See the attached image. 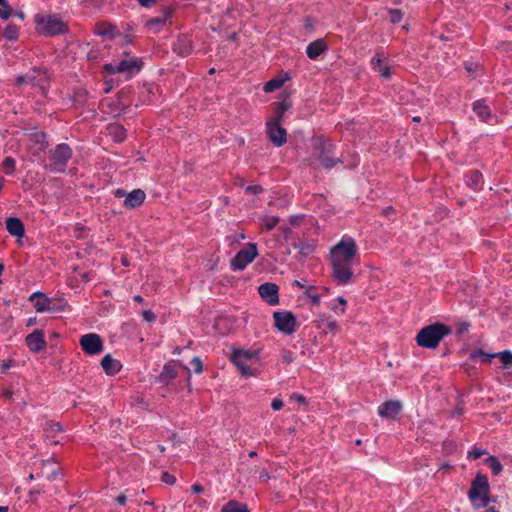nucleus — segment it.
<instances>
[{"label":"nucleus","instance_id":"obj_1","mask_svg":"<svg viewBox=\"0 0 512 512\" xmlns=\"http://www.w3.org/2000/svg\"><path fill=\"white\" fill-rule=\"evenodd\" d=\"M358 247L350 236H344L330 249L331 278L340 286H345L353 279V260Z\"/></svg>","mask_w":512,"mask_h":512},{"label":"nucleus","instance_id":"obj_2","mask_svg":"<svg viewBox=\"0 0 512 512\" xmlns=\"http://www.w3.org/2000/svg\"><path fill=\"white\" fill-rule=\"evenodd\" d=\"M452 328L442 322H434L421 328L415 338L419 347L436 349L441 341L451 335Z\"/></svg>","mask_w":512,"mask_h":512},{"label":"nucleus","instance_id":"obj_3","mask_svg":"<svg viewBox=\"0 0 512 512\" xmlns=\"http://www.w3.org/2000/svg\"><path fill=\"white\" fill-rule=\"evenodd\" d=\"M36 32L44 37H55L69 32V27L59 14H36L34 17Z\"/></svg>","mask_w":512,"mask_h":512},{"label":"nucleus","instance_id":"obj_4","mask_svg":"<svg viewBox=\"0 0 512 512\" xmlns=\"http://www.w3.org/2000/svg\"><path fill=\"white\" fill-rule=\"evenodd\" d=\"M335 147L333 142L324 137H319L314 143V154L310 159H315L324 169L331 170L337 164L344 163L342 157L334 156Z\"/></svg>","mask_w":512,"mask_h":512},{"label":"nucleus","instance_id":"obj_5","mask_svg":"<svg viewBox=\"0 0 512 512\" xmlns=\"http://www.w3.org/2000/svg\"><path fill=\"white\" fill-rule=\"evenodd\" d=\"M490 484L487 475L477 473L471 481L468 491V499L475 510L485 508L489 505Z\"/></svg>","mask_w":512,"mask_h":512},{"label":"nucleus","instance_id":"obj_6","mask_svg":"<svg viewBox=\"0 0 512 512\" xmlns=\"http://www.w3.org/2000/svg\"><path fill=\"white\" fill-rule=\"evenodd\" d=\"M73 157V150L67 143L57 144L48 151L49 163L43 167L52 173H65L69 161Z\"/></svg>","mask_w":512,"mask_h":512},{"label":"nucleus","instance_id":"obj_7","mask_svg":"<svg viewBox=\"0 0 512 512\" xmlns=\"http://www.w3.org/2000/svg\"><path fill=\"white\" fill-rule=\"evenodd\" d=\"M35 310L39 313H60L70 308L67 300L63 297L50 298L41 291H36L29 296Z\"/></svg>","mask_w":512,"mask_h":512},{"label":"nucleus","instance_id":"obj_8","mask_svg":"<svg viewBox=\"0 0 512 512\" xmlns=\"http://www.w3.org/2000/svg\"><path fill=\"white\" fill-rule=\"evenodd\" d=\"M260 349L246 350L233 348L231 362L239 369L242 376H256L257 370L248 366L251 361H259Z\"/></svg>","mask_w":512,"mask_h":512},{"label":"nucleus","instance_id":"obj_9","mask_svg":"<svg viewBox=\"0 0 512 512\" xmlns=\"http://www.w3.org/2000/svg\"><path fill=\"white\" fill-rule=\"evenodd\" d=\"M144 62L140 57H132L130 59H123L116 63H107L103 69L109 74L127 73L131 78L137 75L143 68Z\"/></svg>","mask_w":512,"mask_h":512},{"label":"nucleus","instance_id":"obj_10","mask_svg":"<svg viewBox=\"0 0 512 512\" xmlns=\"http://www.w3.org/2000/svg\"><path fill=\"white\" fill-rule=\"evenodd\" d=\"M258 256L257 244L248 243L240 249L230 261V267L233 271H243L246 266L254 261Z\"/></svg>","mask_w":512,"mask_h":512},{"label":"nucleus","instance_id":"obj_11","mask_svg":"<svg viewBox=\"0 0 512 512\" xmlns=\"http://www.w3.org/2000/svg\"><path fill=\"white\" fill-rule=\"evenodd\" d=\"M274 326L282 333L290 335L297 331L300 323L291 311L273 312Z\"/></svg>","mask_w":512,"mask_h":512},{"label":"nucleus","instance_id":"obj_12","mask_svg":"<svg viewBox=\"0 0 512 512\" xmlns=\"http://www.w3.org/2000/svg\"><path fill=\"white\" fill-rule=\"evenodd\" d=\"M79 345L84 353L90 356L99 355L104 349L103 340L96 333L82 335L79 340Z\"/></svg>","mask_w":512,"mask_h":512},{"label":"nucleus","instance_id":"obj_13","mask_svg":"<svg viewBox=\"0 0 512 512\" xmlns=\"http://www.w3.org/2000/svg\"><path fill=\"white\" fill-rule=\"evenodd\" d=\"M283 123L266 122V135L275 147H282L287 142V130Z\"/></svg>","mask_w":512,"mask_h":512},{"label":"nucleus","instance_id":"obj_14","mask_svg":"<svg viewBox=\"0 0 512 512\" xmlns=\"http://www.w3.org/2000/svg\"><path fill=\"white\" fill-rule=\"evenodd\" d=\"M292 108V100L290 98V94L287 92H282L280 94L279 101L273 103V118L268 120L269 122L274 123H283L285 118V113Z\"/></svg>","mask_w":512,"mask_h":512},{"label":"nucleus","instance_id":"obj_15","mask_svg":"<svg viewBox=\"0 0 512 512\" xmlns=\"http://www.w3.org/2000/svg\"><path fill=\"white\" fill-rule=\"evenodd\" d=\"M175 12V7L168 5L162 8L161 15L148 19L145 23V27L149 30H153L155 33L159 32L172 17Z\"/></svg>","mask_w":512,"mask_h":512},{"label":"nucleus","instance_id":"obj_16","mask_svg":"<svg viewBox=\"0 0 512 512\" xmlns=\"http://www.w3.org/2000/svg\"><path fill=\"white\" fill-rule=\"evenodd\" d=\"M403 405L401 401L390 399L378 406V415L383 419H396L402 412Z\"/></svg>","mask_w":512,"mask_h":512},{"label":"nucleus","instance_id":"obj_17","mask_svg":"<svg viewBox=\"0 0 512 512\" xmlns=\"http://www.w3.org/2000/svg\"><path fill=\"white\" fill-rule=\"evenodd\" d=\"M258 293L264 302L271 306L279 304V287L272 282H265L258 287Z\"/></svg>","mask_w":512,"mask_h":512},{"label":"nucleus","instance_id":"obj_18","mask_svg":"<svg viewBox=\"0 0 512 512\" xmlns=\"http://www.w3.org/2000/svg\"><path fill=\"white\" fill-rule=\"evenodd\" d=\"M25 344L33 353H40L46 348L45 333L43 329H35L25 337Z\"/></svg>","mask_w":512,"mask_h":512},{"label":"nucleus","instance_id":"obj_19","mask_svg":"<svg viewBox=\"0 0 512 512\" xmlns=\"http://www.w3.org/2000/svg\"><path fill=\"white\" fill-rule=\"evenodd\" d=\"M193 49V41L187 34H180L172 44L173 52L180 57L189 56Z\"/></svg>","mask_w":512,"mask_h":512},{"label":"nucleus","instance_id":"obj_20","mask_svg":"<svg viewBox=\"0 0 512 512\" xmlns=\"http://www.w3.org/2000/svg\"><path fill=\"white\" fill-rule=\"evenodd\" d=\"M6 230L16 238L18 244H22V238L25 235V226L19 217H8L6 219Z\"/></svg>","mask_w":512,"mask_h":512},{"label":"nucleus","instance_id":"obj_21","mask_svg":"<svg viewBox=\"0 0 512 512\" xmlns=\"http://www.w3.org/2000/svg\"><path fill=\"white\" fill-rule=\"evenodd\" d=\"M464 181L468 188L474 192H479L483 189L484 177L483 174L477 169H471L464 174Z\"/></svg>","mask_w":512,"mask_h":512},{"label":"nucleus","instance_id":"obj_22","mask_svg":"<svg viewBox=\"0 0 512 512\" xmlns=\"http://www.w3.org/2000/svg\"><path fill=\"white\" fill-rule=\"evenodd\" d=\"M40 75H43L44 76V79L45 81H48V76H47V70L45 68H42V67H33L31 69V72L26 74V75H19L15 78V84L17 86H21V85H24V84H32V85H37L35 83L36 81V78Z\"/></svg>","mask_w":512,"mask_h":512},{"label":"nucleus","instance_id":"obj_23","mask_svg":"<svg viewBox=\"0 0 512 512\" xmlns=\"http://www.w3.org/2000/svg\"><path fill=\"white\" fill-rule=\"evenodd\" d=\"M329 47L325 39L319 38L310 42L306 47V55L310 60H316L321 54L328 51Z\"/></svg>","mask_w":512,"mask_h":512},{"label":"nucleus","instance_id":"obj_24","mask_svg":"<svg viewBox=\"0 0 512 512\" xmlns=\"http://www.w3.org/2000/svg\"><path fill=\"white\" fill-rule=\"evenodd\" d=\"M146 199V193L142 189H134L126 195L123 205L127 209L140 207Z\"/></svg>","mask_w":512,"mask_h":512},{"label":"nucleus","instance_id":"obj_25","mask_svg":"<svg viewBox=\"0 0 512 512\" xmlns=\"http://www.w3.org/2000/svg\"><path fill=\"white\" fill-rule=\"evenodd\" d=\"M315 322L317 328L322 329L325 334L330 333L334 336L340 331L338 322L330 315H322Z\"/></svg>","mask_w":512,"mask_h":512},{"label":"nucleus","instance_id":"obj_26","mask_svg":"<svg viewBox=\"0 0 512 512\" xmlns=\"http://www.w3.org/2000/svg\"><path fill=\"white\" fill-rule=\"evenodd\" d=\"M291 79L292 76L289 71H282L280 75L267 81L263 86V90L266 93L274 92L280 89L287 81H290Z\"/></svg>","mask_w":512,"mask_h":512},{"label":"nucleus","instance_id":"obj_27","mask_svg":"<svg viewBox=\"0 0 512 512\" xmlns=\"http://www.w3.org/2000/svg\"><path fill=\"white\" fill-rule=\"evenodd\" d=\"M291 246L298 250L300 258H307L315 251L316 248L314 240L310 239H293Z\"/></svg>","mask_w":512,"mask_h":512},{"label":"nucleus","instance_id":"obj_28","mask_svg":"<svg viewBox=\"0 0 512 512\" xmlns=\"http://www.w3.org/2000/svg\"><path fill=\"white\" fill-rule=\"evenodd\" d=\"M106 131L114 143H122L127 138L125 127L118 122L109 123L106 126Z\"/></svg>","mask_w":512,"mask_h":512},{"label":"nucleus","instance_id":"obj_29","mask_svg":"<svg viewBox=\"0 0 512 512\" xmlns=\"http://www.w3.org/2000/svg\"><path fill=\"white\" fill-rule=\"evenodd\" d=\"M101 367L107 375L114 376L120 372L122 364L119 360L114 359L110 354H106L101 359Z\"/></svg>","mask_w":512,"mask_h":512},{"label":"nucleus","instance_id":"obj_30","mask_svg":"<svg viewBox=\"0 0 512 512\" xmlns=\"http://www.w3.org/2000/svg\"><path fill=\"white\" fill-rule=\"evenodd\" d=\"M178 376V371L172 362H168L164 364L162 371L157 376V382L162 384L163 386H167L170 384L172 380H174Z\"/></svg>","mask_w":512,"mask_h":512},{"label":"nucleus","instance_id":"obj_31","mask_svg":"<svg viewBox=\"0 0 512 512\" xmlns=\"http://www.w3.org/2000/svg\"><path fill=\"white\" fill-rule=\"evenodd\" d=\"M472 109L482 122H488L492 117V111L486 99L476 100L472 105Z\"/></svg>","mask_w":512,"mask_h":512},{"label":"nucleus","instance_id":"obj_32","mask_svg":"<svg viewBox=\"0 0 512 512\" xmlns=\"http://www.w3.org/2000/svg\"><path fill=\"white\" fill-rule=\"evenodd\" d=\"M89 92L85 88H77L72 96L73 106L77 109L83 108L88 102Z\"/></svg>","mask_w":512,"mask_h":512},{"label":"nucleus","instance_id":"obj_33","mask_svg":"<svg viewBox=\"0 0 512 512\" xmlns=\"http://www.w3.org/2000/svg\"><path fill=\"white\" fill-rule=\"evenodd\" d=\"M468 359L470 361H479L481 363H491L494 359V353L484 351L482 348L473 349L469 353Z\"/></svg>","mask_w":512,"mask_h":512},{"label":"nucleus","instance_id":"obj_34","mask_svg":"<svg viewBox=\"0 0 512 512\" xmlns=\"http://www.w3.org/2000/svg\"><path fill=\"white\" fill-rule=\"evenodd\" d=\"M48 135L44 131H35L30 134V139L39 145V151L44 152L48 147Z\"/></svg>","mask_w":512,"mask_h":512},{"label":"nucleus","instance_id":"obj_35","mask_svg":"<svg viewBox=\"0 0 512 512\" xmlns=\"http://www.w3.org/2000/svg\"><path fill=\"white\" fill-rule=\"evenodd\" d=\"M221 512H250L248 506L237 500H230L221 508Z\"/></svg>","mask_w":512,"mask_h":512},{"label":"nucleus","instance_id":"obj_36","mask_svg":"<svg viewBox=\"0 0 512 512\" xmlns=\"http://www.w3.org/2000/svg\"><path fill=\"white\" fill-rule=\"evenodd\" d=\"M2 36L8 41L15 42L19 38V29L15 24L9 23L5 26Z\"/></svg>","mask_w":512,"mask_h":512},{"label":"nucleus","instance_id":"obj_37","mask_svg":"<svg viewBox=\"0 0 512 512\" xmlns=\"http://www.w3.org/2000/svg\"><path fill=\"white\" fill-rule=\"evenodd\" d=\"M484 463L491 469L494 476H498L503 471V465L501 464L498 457L490 455Z\"/></svg>","mask_w":512,"mask_h":512},{"label":"nucleus","instance_id":"obj_38","mask_svg":"<svg viewBox=\"0 0 512 512\" xmlns=\"http://www.w3.org/2000/svg\"><path fill=\"white\" fill-rule=\"evenodd\" d=\"M494 358H499L503 364L504 369H510L512 367V351L503 350L494 353Z\"/></svg>","mask_w":512,"mask_h":512},{"label":"nucleus","instance_id":"obj_39","mask_svg":"<svg viewBox=\"0 0 512 512\" xmlns=\"http://www.w3.org/2000/svg\"><path fill=\"white\" fill-rule=\"evenodd\" d=\"M279 222L280 218L278 216L265 215L261 218V224L267 231L274 229Z\"/></svg>","mask_w":512,"mask_h":512},{"label":"nucleus","instance_id":"obj_40","mask_svg":"<svg viewBox=\"0 0 512 512\" xmlns=\"http://www.w3.org/2000/svg\"><path fill=\"white\" fill-rule=\"evenodd\" d=\"M2 166L5 169L7 175H12L15 171L16 161L13 157L7 156L2 162Z\"/></svg>","mask_w":512,"mask_h":512},{"label":"nucleus","instance_id":"obj_41","mask_svg":"<svg viewBox=\"0 0 512 512\" xmlns=\"http://www.w3.org/2000/svg\"><path fill=\"white\" fill-rule=\"evenodd\" d=\"M44 492V487L43 486H40V485H37L36 487H34L33 489H31L29 492H28V502H31V503H36L37 500H38V497L41 493Z\"/></svg>","mask_w":512,"mask_h":512},{"label":"nucleus","instance_id":"obj_42","mask_svg":"<svg viewBox=\"0 0 512 512\" xmlns=\"http://www.w3.org/2000/svg\"><path fill=\"white\" fill-rule=\"evenodd\" d=\"M388 14H389L390 22L393 24H397V23L401 22V20L403 18V12L397 8L389 9Z\"/></svg>","mask_w":512,"mask_h":512},{"label":"nucleus","instance_id":"obj_43","mask_svg":"<svg viewBox=\"0 0 512 512\" xmlns=\"http://www.w3.org/2000/svg\"><path fill=\"white\" fill-rule=\"evenodd\" d=\"M384 55L381 52H377L375 56L371 59L370 65L372 70L378 71L382 67Z\"/></svg>","mask_w":512,"mask_h":512},{"label":"nucleus","instance_id":"obj_44","mask_svg":"<svg viewBox=\"0 0 512 512\" xmlns=\"http://www.w3.org/2000/svg\"><path fill=\"white\" fill-rule=\"evenodd\" d=\"M13 15V9L9 5L8 1L0 7V18L2 20H8Z\"/></svg>","mask_w":512,"mask_h":512},{"label":"nucleus","instance_id":"obj_45","mask_svg":"<svg viewBox=\"0 0 512 512\" xmlns=\"http://www.w3.org/2000/svg\"><path fill=\"white\" fill-rule=\"evenodd\" d=\"M471 327V323L469 321H461L456 326V336L461 337L463 334L467 333Z\"/></svg>","mask_w":512,"mask_h":512},{"label":"nucleus","instance_id":"obj_46","mask_svg":"<svg viewBox=\"0 0 512 512\" xmlns=\"http://www.w3.org/2000/svg\"><path fill=\"white\" fill-rule=\"evenodd\" d=\"M314 289L313 286H308V288L306 289L305 291V294L308 298H310L311 300V303L314 305V306H319L320 305V302H321V299H320V295L318 294H314L311 292V290Z\"/></svg>","mask_w":512,"mask_h":512},{"label":"nucleus","instance_id":"obj_47","mask_svg":"<svg viewBox=\"0 0 512 512\" xmlns=\"http://www.w3.org/2000/svg\"><path fill=\"white\" fill-rule=\"evenodd\" d=\"M244 191L247 195H258L261 194L264 189L261 185L255 184V185H248L244 188Z\"/></svg>","mask_w":512,"mask_h":512},{"label":"nucleus","instance_id":"obj_48","mask_svg":"<svg viewBox=\"0 0 512 512\" xmlns=\"http://www.w3.org/2000/svg\"><path fill=\"white\" fill-rule=\"evenodd\" d=\"M119 31L115 25L109 24L107 28L101 32H99L102 36H108L110 38H115L118 35Z\"/></svg>","mask_w":512,"mask_h":512},{"label":"nucleus","instance_id":"obj_49","mask_svg":"<svg viewBox=\"0 0 512 512\" xmlns=\"http://www.w3.org/2000/svg\"><path fill=\"white\" fill-rule=\"evenodd\" d=\"M487 454L486 450L474 448L471 451L468 452L467 458L470 460H477L481 458L483 455Z\"/></svg>","mask_w":512,"mask_h":512},{"label":"nucleus","instance_id":"obj_50","mask_svg":"<svg viewBox=\"0 0 512 512\" xmlns=\"http://www.w3.org/2000/svg\"><path fill=\"white\" fill-rule=\"evenodd\" d=\"M47 431L55 434V433H62L64 431V428L60 422H50L47 424Z\"/></svg>","mask_w":512,"mask_h":512},{"label":"nucleus","instance_id":"obj_51","mask_svg":"<svg viewBox=\"0 0 512 512\" xmlns=\"http://www.w3.org/2000/svg\"><path fill=\"white\" fill-rule=\"evenodd\" d=\"M190 363H191V366L193 367V370L195 373L199 374L202 372L203 363L199 357H197V356L194 357Z\"/></svg>","mask_w":512,"mask_h":512},{"label":"nucleus","instance_id":"obj_52","mask_svg":"<svg viewBox=\"0 0 512 512\" xmlns=\"http://www.w3.org/2000/svg\"><path fill=\"white\" fill-rule=\"evenodd\" d=\"M304 218V214L292 215L288 218V222L290 226H298L303 222Z\"/></svg>","mask_w":512,"mask_h":512},{"label":"nucleus","instance_id":"obj_53","mask_svg":"<svg viewBox=\"0 0 512 512\" xmlns=\"http://www.w3.org/2000/svg\"><path fill=\"white\" fill-rule=\"evenodd\" d=\"M161 481L168 485H173L176 482V477L169 472H163L161 476Z\"/></svg>","mask_w":512,"mask_h":512},{"label":"nucleus","instance_id":"obj_54","mask_svg":"<svg viewBox=\"0 0 512 512\" xmlns=\"http://www.w3.org/2000/svg\"><path fill=\"white\" fill-rule=\"evenodd\" d=\"M142 317H143L144 321L149 322V323L155 322V320H156V315L154 314V312L152 310H143Z\"/></svg>","mask_w":512,"mask_h":512},{"label":"nucleus","instance_id":"obj_55","mask_svg":"<svg viewBox=\"0 0 512 512\" xmlns=\"http://www.w3.org/2000/svg\"><path fill=\"white\" fill-rule=\"evenodd\" d=\"M61 475V469L59 467H56L52 469V471L48 474H46V478L48 481H55L58 476Z\"/></svg>","mask_w":512,"mask_h":512},{"label":"nucleus","instance_id":"obj_56","mask_svg":"<svg viewBox=\"0 0 512 512\" xmlns=\"http://www.w3.org/2000/svg\"><path fill=\"white\" fill-rule=\"evenodd\" d=\"M380 76L386 80L390 79L392 76L391 68L389 66L381 67L378 70Z\"/></svg>","mask_w":512,"mask_h":512},{"label":"nucleus","instance_id":"obj_57","mask_svg":"<svg viewBox=\"0 0 512 512\" xmlns=\"http://www.w3.org/2000/svg\"><path fill=\"white\" fill-rule=\"evenodd\" d=\"M290 400H295V401H297L301 405L307 404L306 398L303 395L299 394V393L291 394L290 395Z\"/></svg>","mask_w":512,"mask_h":512},{"label":"nucleus","instance_id":"obj_58","mask_svg":"<svg viewBox=\"0 0 512 512\" xmlns=\"http://www.w3.org/2000/svg\"><path fill=\"white\" fill-rule=\"evenodd\" d=\"M295 357L291 351L285 350L282 355V360L284 363L290 364L294 361Z\"/></svg>","mask_w":512,"mask_h":512},{"label":"nucleus","instance_id":"obj_59","mask_svg":"<svg viewBox=\"0 0 512 512\" xmlns=\"http://www.w3.org/2000/svg\"><path fill=\"white\" fill-rule=\"evenodd\" d=\"M497 49H501V50H504L506 52L512 53V42H510V41H503V42L499 43V45L497 46Z\"/></svg>","mask_w":512,"mask_h":512},{"label":"nucleus","instance_id":"obj_60","mask_svg":"<svg viewBox=\"0 0 512 512\" xmlns=\"http://www.w3.org/2000/svg\"><path fill=\"white\" fill-rule=\"evenodd\" d=\"M141 7H144V8H151L153 7L156 3H157V0H135Z\"/></svg>","mask_w":512,"mask_h":512},{"label":"nucleus","instance_id":"obj_61","mask_svg":"<svg viewBox=\"0 0 512 512\" xmlns=\"http://www.w3.org/2000/svg\"><path fill=\"white\" fill-rule=\"evenodd\" d=\"M284 403L281 399L279 398H275L272 400V403H271V408L274 410V411H278L280 410L282 407H283Z\"/></svg>","mask_w":512,"mask_h":512},{"label":"nucleus","instance_id":"obj_62","mask_svg":"<svg viewBox=\"0 0 512 512\" xmlns=\"http://www.w3.org/2000/svg\"><path fill=\"white\" fill-rule=\"evenodd\" d=\"M124 34H130L135 36V26L131 23H126L125 26H123Z\"/></svg>","mask_w":512,"mask_h":512},{"label":"nucleus","instance_id":"obj_63","mask_svg":"<svg viewBox=\"0 0 512 512\" xmlns=\"http://www.w3.org/2000/svg\"><path fill=\"white\" fill-rule=\"evenodd\" d=\"M279 230H281V232L283 233V236H284V239L286 241H288L290 235L292 234V229L291 227H288V226H281L279 227Z\"/></svg>","mask_w":512,"mask_h":512},{"label":"nucleus","instance_id":"obj_64","mask_svg":"<svg viewBox=\"0 0 512 512\" xmlns=\"http://www.w3.org/2000/svg\"><path fill=\"white\" fill-rule=\"evenodd\" d=\"M114 87V80L113 79H108L105 81V88L103 89V92L105 94L109 93Z\"/></svg>","mask_w":512,"mask_h":512}]
</instances>
